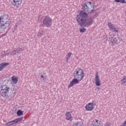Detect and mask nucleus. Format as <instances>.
<instances>
[{"label": "nucleus", "instance_id": "a211bd4d", "mask_svg": "<svg viewBox=\"0 0 126 126\" xmlns=\"http://www.w3.org/2000/svg\"><path fill=\"white\" fill-rule=\"evenodd\" d=\"M15 122L14 120L10 121L7 123H6L5 125L7 126H13V125H15Z\"/></svg>", "mask_w": 126, "mask_h": 126}, {"label": "nucleus", "instance_id": "f8f14e48", "mask_svg": "<svg viewBox=\"0 0 126 126\" xmlns=\"http://www.w3.org/2000/svg\"><path fill=\"white\" fill-rule=\"evenodd\" d=\"M66 121H69L70 122H71L72 121V115H71V112L70 111H67L66 112L65 114Z\"/></svg>", "mask_w": 126, "mask_h": 126}, {"label": "nucleus", "instance_id": "b1692460", "mask_svg": "<svg viewBox=\"0 0 126 126\" xmlns=\"http://www.w3.org/2000/svg\"><path fill=\"white\" fill-rule=\"evenodd\" d=\"M80 32L81 33H83L84 32H86V29L82 28L80 29Z\"/></svg>", "mask_w": 126, "mask_h": 126}, {"label": "nucleus", "instance_id": "6ab92c4d", "mask_svg": "<svg viewBox=\"0 0 126 126\" xmlns=\"http://www.w3.org/2000/svg\"><path fill=\"white\" fill-rule=\"evenodd\" d=\"M121 82H122V85H125V84H126V76H125L122 77Z\"/></svg>", "mask_w": 126, "mask_h": 126}, {"label": "nucleus", "instance_id": "9d476101", "mask_svg": "<svg viewBox=\"0 0 126 126\" xmlns=\"http://www.w3.org/2000/svg\"><path fill=\"white\" fill-rule=\"evenodd\" d=\"M107 25L108 26V28L112 30V31H113L114 32H119V29L117 27H116L112 23L108 22L107 24Z\"/></svg>", "mask_w": 126, "mask_h": 126}, {"label": "nucleus", "instance_id": "cd10ccee", "mask_svg": "<svg viewBox=\"0 0 126 126\" xmlns=\"http://www.w3.org/2000/svg\"><path fill=\"white\" fill-rule=\"evenodd\" d=\"M16 28H17V26H16Z\"/></svg>", "mask_w": 126, "mask_h": 126}, {"label": "nucleus", "instance_id": "4be33fe9", "mask_svg": "<svg viewBox=\"0 0 126 126\" xmlns=\"http://www.w3.org/2000/svg\"><path fill=\"white\" fill-rule=\"evenodd\" d=\"M17 115L18 116V117H20V116H22L23 115V111H22L21 110H19L17 112Z\"/></svg>", "mask_w": 126, "mask_h": 126}, {"label": "nucleus", "instance_id": "4468645a", "mask_svg": "<svg viewBox=\"0 0 126 126\" xmlns=\"http://www.w3.org/2000/svg\"><path fill=\"white\" fill-rule=\"evenodd\" d=\"M11 80L14 84H16L18 81V78L15 76H13L11 78Z\"/></svg>", "mask_w": 126, "mask_h": 126}, {"label": "nucleus", "instance_id": "1a4fd4ad", "mask_svg": "<svg viewBox=\"0 0 126 126\" xmlns=\"http://www.w3.org/2000/svg\"><path fill=\"white\" fill-rule=\"evenodd\" d=\"M94 81L96 86H101V81L100 80V77L99 76V73H98V71L95 72Z\"/></svg>", "mask_w": 126, "mask_h": 126}, {"label": "nucleus", "instance_id": "ddd939ff", "mask_svg": "<svg viewBox=\"0 0 126 126\" xmlns=\"http://www.w3.org/2000/svg\"><path fill=\"white\" fill-rule=\"evenodd\" d=\"M9 64V63L4 62L0 63V71H1L3 68H5L7 65Z\"/></svg>", "mask_w": 126, "mask_h": 126}, {"label": "nucleus", "instance_id": "f03ea898", "mask_svg": "<svg viewBox=\"0 0 126 126\" xmlns=\"http://www.w3.org/2000/svg\"><path fill=\"white\" fill-rule=\"evenodd\" d=\"M10 17L7 14L0 16V31L3 32L8 28L11 23Z\"/></svg>", "mask_w": 126, "mask_h": 126}, {"label": "nucleus", "instance_id": "6e6552de", "mask_svg": "<svg viewBox=\"0 0 126 126\" xmlns=\"http://www.w3.org/2000/svg\"><path fill=\"white\" fill-rule=\"evenodd\" d=\"M94 108H95V104L93 102L87 104L85 107L86 111L88 112L93 111Z\"/></svg>", "mask_w": 126, "mask_h": 126}, {"label": "nucleus", "instance_id": "f3484780", "mask_svg": "<svg viewBox=\"0 0 126 126\" xmlns=\"http://www.w3.org/2000/svg\"><path fill=\"white\" fill-rule=\"evenodd\" d=\"M71 55H72V53L71 52H69L66 55V63H67L68 62V60H69V58L71 57Z\"/></svg>", "mask_w": 126, "mask_h": 126}, {"label": "nucleus", "instance_id": "412c9836", "mask_svg": "<svg viewBox=\"0 0 126 126\" xmlns=\"http://www.w3.org/2000/svg\"><path fill=\"white\" fill-rule=\"evenodd\" d=\"M22 120H23V118L20 117L18 119L14 120V121L15 124H17V123H18L19 122H21V121H22Z\"/></svg>", "mask_w": 126, "mask_h": 126}, {"label": "nucleus", "instance_id": "7ed1b4c3", "mask_svg": "<svg viewBox=\"0 0 126 126\" xmlns=\"http://www.w3.org/2000/svg\"><path fill=\"white\" fill-rule=\"evenodd\" d=\"M73 76L74 78H76L78 79L79 81H81V80H83V78H84V71L81 68L77 67L73 72Z\"/></svg>", "mask_w": 126, "mask_h": 126}, {"label": "nucleus", "instance_id": "2eb2a0df", "mask_svg": "<svg viewBox=\"0 0 126 126\" xmlns=\"http://www.w3.org/2000/svg\"><path fill=\"white\" fill-rule=\"evenodd\" d=\"M24 50V48H20L19 50H14L12 52V55H16V54H18V53H20V52L23 51Z\"/></svg>", "mask_w": 126, "mask_h": 126}, {"label": "nucleus", "instance_id": "20e7f679", "mask_svg": "<svg viewBox=\"0 0 126 126\" xmlns=\"http://www.w3.org/2000/svg\"><path fill=\"white\" fill-rule=\"evenodd\" d=\"M10 91V87L6 84L3 85L0 87V94L2 97L8 96Z\"/></svg>", "mask_w": 126, "mask_h": 126}, {"label": "nucleus", "instance_id": "c85d7f7f", "mask_svg": "<svg viewBox=\"0 0 126 126\" xmlns=\"http://www.w3.org/2000/svg\"><path fill=\"white\" fill-rule=\"evenodd\" d=\"M43 79H46V78H44Z\"/></svg>", "mask_w": 126, "mask_h": 126}, {"label": "nucleus", "instance_id": "a878e982", "mask_svg": "<svg viewBox=\"0 0 126 126\" xmlns=\"http://www.w3.org/2000/svg\"><path fill=\"white\" fill-rule=\"evenodd\" d=\"M41 78H44V76L43 75H41Z\"/></svg>", "mask_w": 126, "mask_h": 126}, {"label": "nucleus", "instance_id": "aec40b11", "mask_svg": "<svg viewBox=\"0 0 126 126\" xmlns=\"http://www.w3.org/2000/svg\"><path fill=\"white\" fill-rule=\"evenodd\" d=\"M44 34V31L43 30H40L37 33V36L39 37H42Z\"/></svg>", "mask_w": 126, "mask_h": 126}, {"label": "nucleus", "instance_id": "5701e85b", "mask_svg": "<svg viewBox=\"0 0 126 126\" xmlns=\"http://www.w3.org/2000/svg\"><path fill=\"white\" fill-rule=\"evenodd\" d=\"M116 2H120L121 3H126L125 0H115Z\"/></svg>", "mask_w": 126, "mask_h": 126}, {"label": "nucleus", "instance_id": "423d86ee", "mask_svg": "<svg viewBox=\"0 0 126 126\" xmlns=\"http://www.w3.org/2000/svg\"><path fill=\"white\" fill-rule=\"evenodd\" d=\"M43 24L44 27H50L53 24V20L49 16H46L43 20Z\"/></svg>", "mask_w": 126, "mask_h": 126}, {"label": "nucleus", "instance_id": "dca6fc26", "mask_svg": "<svg viewBox=\"0 0 126 126\" xmlns=\"http://www.w3.org/2000/svg\"><path fill=\"white\" fill-rule=\"evenodd\" d=\"M72 126H84L83 125V122L80 121L76 122V123L74 124Z\"/></svg>", "mask_w": 126, "mask_h": 126}, {"label": "nucleus", "instance_id": "39448f33", "mask_svg": "<svg viewBox=\"0 0 126 126\" xmlns=\"http://www.w3.org/2000/svg\"><path fill=\"white\" fill-rule=\"evenodd\" d=\"M83 7L85 11L88 12H92L93 10H94V5L92 4L91 1H87L83 4Z\"/></svg>", "mask_w": 126, "mask_h": 126}, {"label": "nucleus", "instance_id": "bb28decb", "mask_svg": "<svg viewBox=\"0 0 126 126\" xmlns=\"http://www.w3.org/2000/svg\"><path fill=\"white\" fill-rule=\"evenodd\" d=\"M41 17V16H39L38 18H40Z\"/></svg>", "mask_w": 126, "mask_h": 126}, {"label": "nucleus", "instance_id": "0eeeda50", "mask_svg": "<svg viewBox=\"0 0 126 126\" xmlns=\"http://www.w3.org/2000/svg\"><path fill=\"white\" fill-rule=\"evenodd\" d=\"M23 0H11V3L13 6L18 8L22 4Z\"/></svg>", "mask_w": 126, "mask_h": 126}, {"label": "nucleus", "instance_id": "f257e3e1", "mask_svg": "<svg viewBox=\"0 0 126 126\" xmlns=\"http://www.w3.org/2000/svg\"><path fill=\"white\" fill-rule=\"evenodd\" d=\"M88 14L84 11H81L79 15H77L76 19L77 23L81 27H89L92 24L94 21L92 19H89L88 21L85 19L87 18Z\"/></svg>", "mask_w": 126, "mask_h": 126}, {"label": "nucleus", "instance_id": "9b49d317", "mask_svg": "<svg viewBox=\"0 0 126 126\" xmlns=\"http://www.w3.org/2000/svg\"><path fill=\"white\" fill-rule=\"evenodd\" d=\"M79 80L77 78L73 79L70 82L68 86V88L69 89L70 88H71L72 86L74 85H75V84H78V83L79 82Z\"/></svg>", "mask_w": 126, "mask_h": 126}, {"label": "nucleus", "instance_id": "393cba45", "mask_svg": "<svg viewBox=\"0 0 126 126\" xmlns=\"http://www.w3.org/2000/svg\"><path fill=\"white\" fill-rule=\"evenodd\" d=\"M111 126V123H106L105 126Z\"/></svg>", "mask_w": 126, "mask_h": 126}]
</instances>
